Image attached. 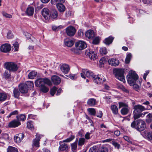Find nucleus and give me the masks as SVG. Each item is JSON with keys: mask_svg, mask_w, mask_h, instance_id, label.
<instances>
[{"mask_svg": "<svg viewBox=\"0 0 152 152\" xmlns=\"http://www.w3.org/2000/svg\"><path fill=\"white\" fill-rule=\"evenodd\" d=\"M131 126L133 128L136 127L137 129L139 131L144 130L145 127L146 125L145 121L141 119H138L134 121L131 124Z\"/></svg>", "mask_w": 152, "mask_h": 152, "instance_id": "nucleus-1", "label": "nucleus"}, {"mask_svg": "<svg viewBox=\"0 0 152 152\" xmlns=\"http://www.w3.org/2000/svg\"><path fill=\"white\" fill-rule=\"evenodd\" d=\"M113 72L115 74V77L123 83L125 82L124 76V70L122 69L115 68L113 69Z\"/></svg>", "mask_w": 152, "mask_h": 152, "instance_id": "nucleus-2", "label": "nucleus"}, {"mask_svg": "<svg viewBox=\"0 0 152 152\" xmlns=\"http://www.w3.org/2000/svg\"><path fill=\"white\" fill-rule=\"evenodd\" d=\"M127 81L131 86L135 83L138 79V77L135 72L133 71H129V74L127 76Z\"/></svg>", "mask_w": 152, "mask_h": 152, "instance_id": "nucleus-3", "label": "nucleus"}, {"mask_svg": "<svg viewBox=\"0 0 152 152\" xmlns=\"http://www.w3.org/2000/svg\"><path fill=\"white\" fill-rule=\"evenodd\" d=\"M75 137V136L72 135L68 138L64 140L63 142H60V146L59 148V151H66L69 148L68 145L66 144L63 143L64 142H69L72 141Z\"/></svg>", "mask_w": 152, "mask_h": 152, "instance_id": "nucleus-4", "label": "nucleus"}, {"mask_svg": "<svg viewBox=\"0 0 152 152\" xmlns=\"http://www.w3.org/2000/svg\"><path fill=\"white\" fill-rule=\"evenodd\" d=\"M4 66L7 70L12 72L17 71L19 68L18 66L15 63L12 62H6Z\"/></svg>", "mask_w": 152, "mask_h": 152, "instance_id": "nucleus-5", "label": "nucleus"}, {"mask_svg": "<svg viewBox=\"0 0 152 152\" xmlns=\"http://www.w3.org/2000/svg\"><path fill=\"white\" fill-rule=\"evenodd\" d=\"M75 46L77 50H80L84 49L87 47L85 42L82 41H79L76 42Z\"/></svg>", "mask_w": 152, "mask_h": 152, "instance_id": "nucleus-6", "label": "nucleus"}, {"mask_svg": "<svg viewBox=\"0 0 152 152\" xmlns=\"http://www.w3.org/2000/svg\"><path fill=\"white\" fill-rule=\"evenodd\" d=\"M66 32L67 35L71 37L75 35L76 32V30L74 27L69 26L66 28Z\"/></svg>", "mask_w": 152, "mask_h": 152, "instance_id": "nucleus-7", "label": "nucleus"}, {"mask_svg": "<svg viewBox=\"0 0 152 152\" xmlns=\"http://www.w3.org/2000/svg\"><path fill=\"white\" fill-rule=\"evenodd\" d=\"M86 54L92 60H94L97 58V55L94 51L90 49L86 50Z\"/></svg>", "mask_w": 152, "mask_h": 152, "instance_id": "nucleus-8", "label": "nucleus"}, {"mask_svg": "<svg viewBox=\"0 0 152 152\" xmlns=\"http://www.w3.org/2000/svg\"><path fill=\"white\" fill-rule=\"evenodd\" d=\"M42 14L45 20H48L50 19V12L48 8H43L42 11Z\"/></svg>", "mask_w": 152, "mask_h": 152, "instance_id": "nucleus-9", "label": "nucleus"}, {"mask_svg": "<svg viewBox=\"0 0 152 152\" xmlns=\"http://www.w3.org/2000/svg\"><path fill=\"white\" fill-rule=\"evenodd\" d=\"M133 109H134V112L135 113H141L142 111L145 110V108L144 107L140 105H136L134 106Z\"/></svg>", "mask_w": 152, "mask_h": 152, "instance_id": "nucleus-10", "label": "nucleus"}, {"mask_svg": "<svg viewBox=\"0 0 152 152\" xmlns=\"http://www.w3.org/2000/svg\"><path fill=\"white\" fill-rule=\"evenodd\" d=\"M1 51L2 52L7 53L11 50V46L10 44H5L2 45L0 47Z\"/></svg>", "mask_w": 152, "mask_h": 152, "instance_id": "nucleus-11", "label": "nucleus"}, {"mask_svg": "<svg viewBox=\"0 0 152 152\" xmlns=\"http://www.w3.org/2000/svg\"><path fill=\"white\" fill-rule=\"evenodd\" d=\"M24 134L23 133H20L15 135L14 139L15 141L17 143L20 142L24 137Z\"/></svg>", "mask_w": 152, "mask_h": 152, "instance_id": "nucleus-12", "label": "nucleus"}, {"mask_svg": "<svg viewBox=\"0 0 152 152\" xmlns=\"http://www.w3.org/2000/svg\"><path fill=\"white\" fill-rule=\"evenodd\" d=\"M36 138L33 141V144L36 147L39 146V141L41 138V136L39 134H37L36 135Z\"/></svg>", "mask_w": 152, "mask_h": 152, "instance_id": "nucleus-13", "label": "nucleus"}, {"mask_svg": "<svg viewBox=\"0 0 152 152\" xmlns=\"http://www.w3.org/2000/svg\"><path fill=\"white\" fill-rule=\"evenodd\" d=\"M60 69L64 73L67 74L70 68L68 65L63 64L61 66Z\"/></svg>", "mask_w": 152, "mask_h": 152, "instance_id": "nucleus-14", "label": "nucleus"}, {"mask_svg": "<svg viewBox=\"0 0 152 152\" xmlns=\"http://www.w3.org/2000/svg\"><path fill=\"white\" fill-rule=\"evenodd\" d=\"M108 62L110 65L113 66H116L119 64V61L117 58H112L109 59Z\"/></svg>", "mask_w": 152, "mask_h": 152, "instance_id": "nucleus-15", "label": "nucleus"}, {"mask_svg": "<svg viewBox=\"0 0 152 152\" xmlns=\"http://www.w3.org/2000/svg\"><path fill=\"white\" fill-rule=\"evenodd\" d=\"M103 77L101 75H95L94 76L93 79L94 82L97 84H100L102 80Z\"/></svg>", "mask_w": 152, "mask_h": 152, "instance_id": "nucleus-16", "label": "nucleus"}, {"mask_svg": "<svg viewBox=\"0 0 152 152\" xmlns=\"http://www.w3.org/2000/svg\"><path fill=\"white\" fill-rule=\"evenodd\" d=\"M85 35L86 37L89 39H92L95 36L94 32L92 30H88L85 33Z\"/></svg>", "mask_w": 152, "mask_h": 152, "instance_id": "nucleus-17", "label": "nucleus"}, {"mask_svg": "<svg viewBox=\"0 0 152 152\" xmlns=\"http://www.w3.org/2000/svg\"><path fill=\"white\" fill-rule=\"evenodd\" d=\"M51 80L53 83L55 85L59 84L61 82L60 78L56 75H53L51 77Z\"/></svg>", "mask_w": 152, "mask_h": 152, "instance_id": "nucleus-18", "label": "nucleus"}, {"mask_svg": "<svg viewBox=\"0 0 152 152\" xmlns=\"http://www.w3.org/2000/svg\"><path fill=\"white\" fill-rule=\"evenodd\" d=\"M20 125V123L17 120H13L10 122L8 126L10 127H16Z\"/></svg>", "mask_w": 152, "mask_h": 152, "instance_id": "nucleus-19", "label": "nucleus"}, {"mask_svg": "<svg viewBox=\"0 0 152 152\" xmlns=\"http://www.w3.org/2000/svg\"><path fill=\"white\" fill-rule=\"evenodd\" d=\"M20 91L22 93H26L27 92L28 89L26 85L25 84H21L19 86Z\"/></svg>", "mask_w": 152, "mask_h": 152, "instance_id": "nucleus-20", "label": "nucleus"}, {"mask_svg": "<svg viewBox=\"0 0 152 152\" xmlns=\"http://www.w3.org/2000/svg\"><path fill=\"white\" fill-rule=\"evenodd\" d=\"M83 72L87 77L89 78H93V77L94 75L93 73L91 71L88 70L87 69H83Z\"/></svg>", "mask_w": 152, "mask_h": 152, "instance_id": "nucleus-21", "label": "nucleus"}, {"mask_svg": "<svg viewBox=\"0 0 152 152\" xmlns=\"http://www.w3.org/2000/svg\"><path fill=\"white\" fill-rule=\"evenodd\" d=\"M64 43L68 47H71L74 44V41L72 39H66L64 40Z\"/></svg>", "mask_w": 152, "mask_h": 152, "instance_id": "nucleus-22", "label": "nucleus"}, {"mask_svg": "<svg viewBox=\"0 0 152 152\" xmlns=\"http://www.w3.org/2000/svg\"><path fill=\"white\" fill-rule=\"evenodd\" d=\"M114 39V37L112 36H110L108 37L105 38L103 42L106 45H109L112 42Z\"/></svg>", "mask_w": 152, "mask_h": 152, "instance_id": "nucleus-23", "label": "nucleus"}, {"mask_svg": "<svg viewBox=\"0 0 152 152\" xmlns=\"http://www.w3.org/2000/svg\"><path fill=\"white\" fill-rule=\"evenodd\" d=\"M43 80L42 78L37 80L35 82V86L39 88L44 85Z\"/></svg>", "mask_w": 152, "mask_h": 152, "instance_id": "nucleus-24", "label": "nucleus"}, {"mask_svg": "<svg viewBox=\"0 0 152 152\" xmlns=\"http://www.w3.org/2000/svg\"><path fill=\"white\" fill-rule=\"evenodd\" d=\"M34 12V8L33 7H28L26 10V13L28 16L33 15Z\"/></svg>", "mask_w": 152, "mask_h": 152, "instance_id": "nucleus-25", "label": "nucleus"}, {"mask_svg": "<svg viewBox=\"0 0 152 152\" xmlns=\"http://www.w3.org/2000/svg\"><path fill=\"white\" fill-rule=\"evenodd\" d=\"M57 7L58 11L60 12H64L66 9L65 6L63 4H56Z\"/></svg>", "mask_w": 152, "mask_h": 152, "instance_id": "nucleus-26", "label": "nucleus"}, {"mask_svg": "<svg viewBox=\"0 0 152 152\" xmlns=\"http://www.w3.org/2000/svg\"><path fill=\"white\" fill-rule=\"evenodd\" d=\"M37 74V72L33 70L28 75V78L31 79H33L36 77Z\"/></svg>", "mask_w": 152, "mask_h": 152, "instance_id": "nucleus-27", "label": "nucleus"}, {"mask_svg": "<svg viewBox=\"0 0 152 152\" xmlns=\"http://www.w3.org/2000/svg\"><path fill=\"white\" fill-rule=\"evenodd\" d=\"M96 100L93 98H91L88 99L87 104L90 106H93L96 104Z\"/></svg>", "mask_w": 152, "mask_h": 152, "instance_id": "nucleus-28", "label": "nucleus"}, {"mask_svg": "<svg viewBox=\"0 0 152 152\" xmlns=\"http://www.w3.org/2000/svg\"><path fill=\"white\" fill-rule=\"evenodd\" d=\"M7 98V94L5 92L0 93V102H3Z\"/></svg>", "mask_w": 152, "mask_h": 152, "instance_id": "nucleus-29", "label": "nucleus"}, {"mask_svg": "<svg viewBox=\"0 0 152 152\" xmlns=\"http://www.w3.org/2000/svg\"><path fill=\"white\" fill-rule=\"evenodd\" d=\"M111 109L114 114L116 115L118 114V108L117 106L115 105H112L111 106Z\"/></svg>", "mask_w": 152, "mask_h": 152, "instance_id": "nucleus-30", "label": "nucleus"}, {"mask_svg": "<svg viewBox=\"0 0 152 152\" xmlns=\"http://www.w3.org/2000/svg\"><path fill=\"white\" fill-rule=\"evenodd\" d=\"M13 96L15 98H19L20 94V92L18 89L15 88L13 90Z\"/></svg>", "mask_w": 152, "mask_h": 152, "instance_id": "nucleus-31", "label": "nucleus"}, {"mask_svg": "<svg viewBox=\"0 0 152 152\" xmlns=\"http://www.w3.org/2000/svg\"><path fill=\"white\" fill-rule=\"evenodd\" d=\"M7 152H18V149L14 147L9 146L7 149Z\"/></svg>", "mask_w": 152, "mask_h": 152, "instance_id": "nucleus-32", "label": "nucleus"}, {"mask_svg": "<svg viewBox=\"0 0 152 152\" xmlns=\"http://www.w3.org/2000/svg\"><path fill=\"white\" fill-rule=\"evenodd\" d=\"M25 85H26L28 89H31L34 87V83L32 81H28L26 82Z\"/></svg>", "mask_w": 152, "mask_h": 152, "instance_id": "nucleus-33", "label": "nucleus"}, {"mask_svg": "<svg viewBox=\"0 0 152 152\" xmlns=\"http://www.w3.org/2000/svg\"><path fill=\"white\" fill-rule=\"evenodd\" d=\"M145 137L148 140H152V132H147L145 133Z\"/></svg>", "mask_w": 152, "mask_h": 152, "instance_id": "nucleus-34", "label": "nucleus"}, {"mask_svg": "<svg viewBox=\"0 0 152 152\" xmlns=\"http://www.w3.org/2000/svg\"><path fill=\"white\" fill-rule=\"evenodd\" d=\"M98 151L99 152H108L107 148L105 146H102L99 147Z\"/></svg>", "mask_w": 152, "mask_h": 152, "instance_id": "nucleus-35", "label": "nucleus"}, {"mask_svg": "<svg viewBox=\"0 0 152 152\" xmlns=\"http://www.w3.org/2000/svg\"><path fill=\"white\" fill-rule=\"evenodd\" d=\"M121 113L123 115H125L127 114L129 112V109L128 107H124L122 108L121 111Z\"/></svg>", "mask_w": 152, "mask_h": 152, "instance_id": "nucleus-36", "label": "nucleus"}, {"mask_svg": "<svg viewBox=\"0 0 152 152\" xmlns=\"http://www.w3.org/2000/svg\"><path fill=\"white\" fill-rule=\"evenodd\" d=\"M17 118L18 121H24L26 119V116L24 114H20L19 115H18L16 117Z\"/></svg>", "mask_w": 152, "mask_h": 152, "instance_id": "nucleus-37", "label": "nucleus"}, {"mask_svg": "<svg viewBox=\"0 0 152 152\" xmlns=\"http://www.w3.org/2000/svg\"><path fill=\"white\" fill-rule=\"evenodd\" d=\"M39 88H40V90L44 93L47 92L49 90V88L46 86L45 85Z\"/></svg>", "mask_w": 152, "mask_h": 152, "instance_id": "nucleus-38", "label": "nucleus"}, {"mask_svg": "<svg viewBox=\"0 0 152 152\" xmlns=\"http://www.w3.org/2000/svg\"><path fill=\"white\" fill-rule=\"evenodd\" d=\"M134 118L135 120L136 119L139 118L142 116V114L138 113H135L133 112Z\"/></svg>", "mask_w": 152, "mask_h": 152, "instance_id": "nucleus-39", "label": "nucleus"}, {"mask_svg": "<svg viewBox=\"0 0 152 152\" xmlns=\"http://www.w3.org/2000/svg\"><path fill=\"white\" fill-rule=\"evenodd\" d=\"M88 111L90 115H95L96 112L94 108H89L88 109Z\"/></svg>", "mask_w": 152, "mask_h": 152, "instance_id": "nucleus-40", "label": "nucleus"}, {"mask_svg": "<svg viewBox=\"0 0 152 152\" xmlns=\"http://www.w3.org/2000/svg\"><path fill=\"white\" fill-rule=\"evenodd\" d=\"M77 140L74 143L71 144L72 148L73 151L75 150L77 148Z\"/></svg>", "mask_w": 152, "mask_h": 152, "instance_id": "nucleus-41", "label": "nucleus"}, {"mask_svg": "<svg viewBox=\"0 0 152 152\" xmlns=\"http://www.w3.org/2000/svg\"><path fill=\"white\" fill-rule=\"evenodd\" d=\"M112 144L114 146L115 148H117L118 149H119L120 147V145L117 142L113 141L112 142Z\"/></svg>", "mask_w": 152, "mask_h": 152, "instance_id": "nucleus-42", "label": "nucleus"}, {"mask_svg": "<svg viewBox=\"0 0 152 152\" xmlns=\"http://www.w3.org/2000/svg\"><path fill=\"white\" fill-rule=\"evenodd\" d=\"M89 152H98L97 147L96 146H93L90 148L89 150Z\"/></svg>", "mask_w": 152, "mask_h": 152, "instance_id": "nucleus-43", "label": "nucleus"}, {"mask_svg": "<svg viewBox=\"0 0 152 152\" xmlns=\"http://www.w3.org/2000/svg\"><path fill=\"white\" fill-rule=\"evenodd\" d=\"M27 127L29 129H32L34 127L32 121H28L27 123Z\"/></svg>", "mask_w": 152, "mask_h": 152, "instance_id": "nucleus-44", "label": "nucleus"}, {"mask_svg": "<svg viewBox=\"0 0 152 152\" xmlns=\"http://www.w3.org/2000/svg\"><path fill=\"white\" fill-rule=\"evenodd\" d=\"M57 89V88L55 86H54L50 89V93L51 95L52 96H53L55 94L56 92Z\"/></svg>", "mask_w": 152, "mask_h": 152, "instance_id": "nucleus-45", "label": "nucleus"}, {"mask_svg": "<svg viewBox=\"0 0 152 152\" xmlns=\"http://www.w3.org/2000/svg\"><path fill=\"white\" fill-rule=\"evenodd\" d=\"M131 56L132 55L131 53H129L127 54L125 60V62L126 64L129 63Z\"/></svg>", "mask_w": 152, "mask_h": 152, "instance_id": "nucleus-46", "label": "nucleus"}, {"mask_svg": "<svg viewBox=\"0 0 152 152\" xmlns=\"http://www.w3.org/2000/svg\"><path fill=\"white\" fill-rule=\"evenodd\" d=\"M85 139L84 138H80L79 140L78 145L79 146H82L84 143Z\"/></svg>", "mask_w": 152, "mask_h": 152, "instance_id": "nucleus-47", "label": "nucleus"}, {"mask_svg": "<svg viewBox=\"0 0 152 152\" xmlns=\"http://www.w3.org/2000/svg\"><path fill=\"white\" fill-rule=\"evenodd\" d=\"M100 52L102 55L106 54L107 53V50L105 47L102 48L100 50Z\"/></svg>", "mask_w": 152, "mask_h": 152, "instance_id": "nucleus-48", "label": "nucleus"}, {"mask_svg": "<svg viewBox=\"0 0 152 152\" xmlns=\"http://www.w3.org/2000/svg\"><path fill=\"white\" fill-rule=\"evenodd\" d=\"M2 136L0 138L1 139H4L5 140H7L9 138L8 135L7 133H2L1 134Z\"/></svg>", "mask_w": 152, "mask_h": 152, "instance_id": "nucleus-49", "label": "nucleus"}, {"mask_svg": "<svg viewBox=\"0 0 152 152\" xmlns=\"http://www.w3.org/2000/svg\"><path fill=\"white\" fill-rule=\"evenodd\" d=\"M58 16L57 11L56 10H53L51 15V17L53 19L56 18Z\"/></svg>", "mask_w": 152, "mask_h": 152, "instance_id": "nucleus-50", "label": "nucleus"}, {"mask_svg": "<svg viewBox=\"0 0 152 152\" xmlns=\"http://www.w3.org/2000/svg\"><path fill=\"white\" fill-rule=\"evenodd\" d=\"M2 14L4 16L7 18H12V15L9 14H8L4 12H2Z\"/></svg>", "mask_w": 152, "mask_h": 152, "instance_id": "nucleus-51", "label": "nucleus"}, {"mask_svg": "<svg viewBox=\"0 0 152 152\" xmlns=\"http://www.w3.org/2000/svg\"><path fill=\"white\" fill-rule=\"evenodd\" d=\"M43 81H44V85H45V84H47L48 85H51V82L48 79L45 78L43 79Z\"/></svg>", "mask_w": 152, "mask_h": 152, "instance_id": "nucleus-52", "label": "nucleus"}, {"mask_svg": "<svg viewBox=\"0 0 152 152\" xmlns=\"http://www.w3.org/2000/svg\"><path fill=\"white\" fill-rule=\"evenodd\" d=\"M18 110H15L12 112H11L9 115L7 116V118H9L11 117V116L14 115H16L18 113Z\"/></svg>", "mask_w": 152, "mask_h": 152, "instance_id": "nucleus-53", "label": "nucleus"}, {"mask_svg": "<svg viewBox=\"0 0 152 152\" xmlns=\"http://www.w3.org/2000/svg\"><path fill=\"white\" fill-rule=\"evenodd\" d=\"M124 138L125 140L127 141L128 142L130 143H132V141L131 139L128 136H124Z\"/></svg>", "mask_w": 152, "mask_h": 152, "instance_id": "nucleus-54", "label": "nucleus"}, {"mask_svg": "<svg viewBox=\"0 0 152 152\" xmlns=\"http://www.w3.org/2000/svg\"><path fill=\"white\" fill-rule=\"evenodd\" d=\"M118 104L119 106V108H121L122 107H128V105L126 104L123 102H119L118 103Z\"/></svg>", "mask_w": 152, "mask_h": 152, "instance_id": "nucleus-55", "label": "nucleus"}, {"mask_svg": "<svg viewBox=\"0 0 152 152\" xmlns=\"http://www.w3.org/2000/svg\"><path fill=\"white\" fill-rule=\"evenodd\" d=\"M13 46L15 48V50L18 51V49L19 45L18 42H16L13 44Z\"/></svg>", "mask_w": 152, "mask_h": 152, "instance_id": "nucleus-56", "label": "nucleus"}, {"mask_svg": "<svg viewBox=\"0 0 152 152\" xmlns=\"http://www.w3.org/2000/svg\"><path fill=\"white\" fill-rule=\"evenodd\" d=\"M99 42V39L98 37L95 38L93 41V43L94 44H98Z\"/></svg>", "mask_w": 152, "mask_h": 152, "instance_id": "nucleus-57", "label": "nucleus"}, {"mask_svg": "<svg viewBox=\"0 0 152 152\" xmlns=\"http://www.w3.org/2000/svg\"><path fill=\"white\" fill-rule=\"evenodd\" d=\"M10 71L9 72L7 71H5L4 73V76L5 77L8 78L10 77Z\"/></svg>", "mask_w": 152, "mask_h": 152, "instance_id": "nucleus-58", "label": "nucleus"}, {"mask_svg": "<svg viewBox=\"0 0 152 152\" xmlns=\"http://www.w3.org/2000/svg\"><path fill=\"white\" fill-rule=\"evenodd\" d=\"M13 37V35H12V33L11 32L9 31L7 34V37L8 39H11Z\"/></svg>", "mask_w": 152, "mask_h": 152, "instance_id": "nucleus-59", "label": "nucleus"}, {"mask_svg": "<svg viewBox=\"0 0 152 152\" xmlns=\"http://www.w3.org/2000/svg\"><path fill=\"white\" fill-rule=\"evenodd\" d=\"M78 35L80 37L83 36L84 35V32L83 31L82 29H80L78 31Z\"/></svg>", "mask_w": 152, "mask_h": 152, "instance_id": "nucleus-60", "label": "nucleus"}, {"mask_svg": "<svg viewBox=\"0 0 152 152\" xmlns=\"http://www.w3.org/2000/svg\"><path fill=\"white\" fill-rule=\"evenodd\" d=\"M132 85L133 86V88L136 91H138L139 90V87L137 85L134 83L132 84Z\"/></svg>", "mask_w": 152, "mask_h": 152, "instance_id": "nucleus-61", "label": "nucleus"}, {"mask_svg": "<svg viewBox=\"0 0 152 152\" xmlns=\"http://www.w3.org/2000/svg\"><path fill=\"white\" fill-rule=\"evenodd\" d=\"M90 134H91L89 133V132H87L85 135V138L87 140H89L90 138Z\"/></svg>", "mask_w": 152, "mask_h": 152, "instance_id": "nucleus-62", "label": "nucleus"}, {"mask_svg": "<svg viewBox=\"0 0 152 152\" xmlns=\"http://www.w3.org/2000/svg\"><path fill=\"white\" fill-rule=\"evenodd\" d=\"M121 88L123 91L125 92L126 93H128L129 92V91L128 89H126L125 88V87L123 86H121Z\"/></svg>", "mask_w": 152, "mask_h": 152, "instance_id": "nucleus-63", "label": "nucleus"}, {"mask_svg": "<svg viewBox=\"0 0 152 152\" xmlns=\"http://www.w3.org/2000/svg\"><path fill=\"white\" fill-rule=\"evenodd\" d=\"M104 99H105L106 100V101L107 102H110L111 100V98L110 96H106L104 97Z\"/></svg>", "mask_w": 152, "mask_h": 152, "instance_id": "nucleus-64", "label": "nucleus"}]
</instances>
